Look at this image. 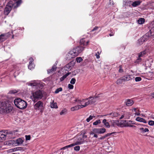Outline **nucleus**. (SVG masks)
Returning a JSON list of instances; mask_svg holds the SVG:
<instances>
[{
  "mask_svg": "<svg viewBox=\"0 0 154 154\" xmlns=\"http://www.w3.org/2000/svg\"><path fill=\"white\" fill-rule=\"evenodd\" d=\"M100 123V119H98L95 122L93 123V125H97L99 124Z\"/></svg>",
  "mask_w": 154,
  "mask_h": 154,
  "instance_id": "37",
  "label": "nucleus"
},
{
  "mask_svg": "<svg viewBox=\"0 0 154 154\" xmlns=\"http://www.w3.org/2000/svg\"><path fill=\"white\" fill-rule=\"evenodd\" d=\"M62 89L61 88H60L57 89L55 91V94H57L59 92V91H62Z\"/></svg>",
  "mask_w": 154,
  "mask_h": 154,
  "instance_id": "40",
  "label": "nucleus"
},
{
  "mask_svg": "<svg viewBox=\"0 0 154 154\" xmlns=\"http://www.w3.org/2000/svg\"><path fill=\"white\" fill-rule=\"evenodd\" d=\"M98 28V26H95L93 29L91 31V32H93L95 30H97Z\"/></svg>",
  "mask_w": 154,
  "mask_h": 154,
  "instance_id": "58",
  "label": "nucleus"
},
{
  "mask_svg": "<svg viewBox=\"0 0 154 154\" xmlns=\"http://www.w3.org/2000/svg\"><path fill=\"white\" fill-rule=\"evenodd\" d=\"M85 106H88L89 105H90V104H89V102L88 101L85 103Z\"/></svg>",
  "mask_w": 154,
  "mask_h": 154,
  "instance_id": "63",
  "label": "nucleus"
},
{
  "mask_svg": "<svg viewBox=\"0 0 154 154\" xmlns=\"http://www.w3.org/2000/svg\"><path fill=\"white\" fill-rule=\"evenodd\" d=\"M80 146H77L74 147V149L75 151H78L80 150Z\"/></svg>",
  "mask_w": 154,
  "mask_h": 154,
  "instance_id": "46",
  "label": "nucleus"
},
{
  "mask_svg": "<svg viewBox=\"0 0 154 154\" xmlns=\"http://www.w3.org/2000/svg\"><path fill=\"white\" fill-rule=\"evenodd\" d=\"M145 20L143 18H140L138 20V23L139 24H142L145 22Z\"/></svg>",
  "mask_w": 154,
  "mask_h": 154,
  "instance_id": "24",
  "label": "nucleus"
},
{
  "mask_svg": "<svg viewBox=\"0 0 154 154\" xmlns=\"http://www.w3.org/2000/svg\"><path fill=\"white\" fill-rule=\"evenodd\" d=\"M50 106L52 108H58L57 103H54V102L51 103L50 104Z\"/></svg>",
  "mask_w": 154,
  "mask_h": 154,
  "instance_id": "21",
  "label": "nucleus"
},
{
  "mask_svg": "<svg viewBox=\"0 0 154 154\" xmlns=\"http://www.w3.org/2000/svg\"><path fill=\"white\" fill-rule=\"evenodd\" d=\"M28 68L30 69H31L32 68H33L32 65H29L28 66Z\"/></svg>",
  "mask_w": 154,
  "mask_h": 154,
  "instance_id": "59",
  "label": "nucleus"
},
{
  "mask_svg": "<svg viewBox=\"0 0 154 154\" xmlns=\"http://www.w3.org/2000/svg\"><path fill=\"white\" fill-rule=\"evenodd\" d=\"M141 2L140 1H138L134 2L132 4V5L134 7H135L140 5Z\"/></svg>",
  "mask_w": 154,
  "mask_h": 154,
  "instance_id": "20",
  "label": "nucleus"
},
{
  "mask_svg": "<svg viewBox=\"0 0 154 154\" xmlns=\"http://www.w3.org/2000/svg\"><path fill=\"white\" fill-rule=\"evenodd\" d=\"M17 92L18 91H17L16 90H11L9 91V94H14L16 93H17Z\"/></svg>",
  "mask_w": 154,
  "mask_h": 154,
  "instance_id": "33",
  "label": "nucleus"
},
{
  "mask_svg": "<svg viewBox=\"0 0 154 154\" xmlns=\"http://www.w3.org/2000/svg\"><path fill=\"white\" fill-rule=\"evenodd\" d=\"M0 107L2 109H5V111L4 112L8 113L10 112L12 109V107L9 104L8 101L6 100H2L0 101Z\"/></svg>",
  "mask_w": 154,
  "mask_h": 154,
  "instance_id": "2",
  "label": "nucleus"
},
{
  "mask_svg": "<svg viewBox=\"0 0 154 154\" xmlns=\"http://www.w3.org/2000/svg\"><path fill=\"white\" fill-rule=\"evenodd\" d=\"M140 130L142 131L143 132H148L149 131V129L147 128H145V129H144L143 128H140Z\"/></svg>",
  "mask_w": 154,
  "mask_h": 154,
  "instance_id": "32",
  "label": "nucleus"
},
{
  "mask_svg": "<svg viewBox=\"0 0 154 154\" xmlns=\"http://www.w3.org/2000/svg\"><path fill=\"white\" fill-rule=\"evenodd\" d=\"M68 87L69 89H72L73 88V86L72 85L70 84L68 85Z\"/></svg>",
  "mask_w": 154,
  "mask_h": 154,
  "instance_id": "51",
  "label": "nucleus"
},
{
  "mask_svg": "<svg viewBox=\"0 0 154 154\" xmlns=\"http://www.w3.org/2000/svg\"><path fill=\"white\" fill-rule=\"evenodd\" d=\"M43 103L41 101H39L36 103L34 106V108L35 109L41 110L43 109Z\"/></svg>",
  "mask_w": 154,
  "mask_h": 154,
  "instance_id": "5",
  "label": "nucleus"
},
{
  "mask_svg": "<svg viewBox=\"0 0 154 154\" xmlns=\"http://www.w3.org/2000/svg\"><path fill=\"white\" fill-rule=\"evenodd\" d=\"M104 124L106 127L108 128H109L110 127V125H109V124L108 122H106Z\"/></svg>",
  "mask_w": 154,
  "mask_h": 154,
  "instance_id": "50",
  "label": "nucleus"
},
{
  "mask_svg": "<svg viewBox=\"0 0 154 154\" xmlns=\"http://www.w3.org/2000/svg\"><path fill=\"white\" fill-rule=\"evenodd\" d=\"M8 144L9 145H14L16 144L15 140H9L8 141Z\"/></svg>",
  "mask_w": 154,
  "mask_h": 154,
  "instance_id": "31",
  "label": "nucleus"
},
{
  "mask_svg": "<svg viewBox=\"0 0 154 154\" xmlns=\"http://www.w3.org/2000/svg\"><path fill=\"white\" fill-rule=\"evenodd\" d=\"M148 32L151 33L149 35L150 37V38L154 40V26L153 28H152L150 29Z\"/></svg>",
  "mask_w": 154,
  "mask_h": 154,
  "instance_id": "12",
  "label": "nucleus"
},
{
  "mask_svg": "<svg viewBox=\"0 0 154 154\" xmlns=\"http://www.w3.org/2000/svg\"><path fill=\"white\" fill-rule=\"evenodd\" d=\"M106 129L104 128H99V134H103L106 131Z\"/></svg>",
  "mask_w": 154,
  "mask_h": 154,
  "instance_id": "23",
  "label": "nucleus"
},
{
  "mask_svg": "<svg viewBox=\"0 0 154 154\" xmlns=\"http://www.w3.org/2000/svg\"><path fill=\"white\" fill-rule=\"evenodd\" d=\"M28 84V85L33 86H37L38 84H38L36 83L35 82L29 83Z\"/></svg>",
  "mask_w": 154,
  "mask_h": 154,
  "instance_id": "29",
  "label": "nucleus"
},
{
  "mask_svg": "<svg viewBox=\"0 0 154 154\" xmlns=\"http://www.w3.org/2000/svg\"><path fill=\"white\" fill-rule=\"evenodd\" d=\"M14 103L15 106L17 108L21 109L26 108L27 105L26 101L20 98L15 99L14 101Z\"/></svg>",
  "mask_w": 154,
  "mask_h": 154,
  "instance_id": "1",
  "label": "nucleus"
},
{
  "mask_svg": "<svg viewBox=\"0 0 154 154\" xmlns=\"http://www.w3.org/2000/svg\"><path fill=\"white\" fill-rule=\"evenodd\" d=\"M111 135L110 133H108L105 135L106 137L110 136Z\"/></svg>",
  "mask_w": 154,
  "mask_h": 154,
  "instance_id": "64",
  "label": "nucleus"
},
{
  "mask_svg": "<svg viewBox=\"0 0 154 154\" xmlns=\"http://www.w3.org/2000/svg\"><path fill=\"white\" fill-rule=\"evenodd\" d=\"M121 122L123 125H126L127 124V122L126 120H121Z\"/></svg>",
  "mask_w": 154,
  "mask_h": 154,
  "instance_id": "44",
  "label": "nucleus"
},
{
  "mask_svg": "<svg viewBox=\"0 0 154 154\" xmlns=\"http://www.w3.org/2000/svg\"><path fill=\"white\" fill-rule=\"evenodd\" d=\"M21 2V0H19L16 2V5L15 6L16 7H17L20 5Z\"/></svg>",
  "mask_w": 154,
  "mask_h": 154,
  "instance_id": "42",
  "label": "nucleus"
},
{
  "mask_svg": "<svg viewBox=\"0 0 154 154\" xmlns=\"http://www.w3.org/2000/svg\"><path fill=\"white\" fill-rule=\"evenodd\" d=\"M85 47H83L81 45L78 46L75 48L78 54L80 53L84 49Z\"/></svg>",
  "mask_w": 154,
  "mask_h": 154,
  "instance_id": "11",
  "label": "nucleus"
},
{
  "mask_svg": "<svg viewBox=\"0 0 154 154\" xmlns=\"http://www.w3.org/2000/svg\"><path fill=\"white\" fill-rule=\"evenodd\" d=\"M78 105L71 107V110L72 111H74L79 109Z\"/></svg>",
  "mask_w": 154,
  "mask_h": 154,
  "instance_id": "28",
  "label": "nucleus"
},
{
  "mask_svg": "<svg viewBox=\"0 0 154 154\" xmlns=\"http://www.w3.org/2000/svg\"><path fill=\"white\" fill-rule=\"evenodd\" d=\"M11 9V8H10L8 6H6L4 11L5 14L6 15H8Z\"/></svg>",
  "mask_w": 154,
  "mask_h": 154,
  "instance_id": "13",
  "label": "nucleus"
},
{
  "mask_svg": "<svg viewBox=\"0 0 154 154\" xmlns=\"http://www.w3.org/2000/svg\"><path fill=\"white\" fill-rule=\"evenodd\" d=\"M7 38V36L5 34H2L0 35V43L3 42Z\"/></svg>",
  "mask_w": 154,
  "mask_h": 154,
  "instance_id": "10",
  "label": "nucleus"
},
{
  "mask_svg": "<svg viewBox=\"0 0 154 154\" xmlns=\"http://www.w3.org/2000/svg\"><path fill=\"white\" fill-rule=\"evenodd\" d=\"M134 103L133 100L131 99H127L125 102V103L127 106H130L132 105Z\"/></svg>",
  "mask_w": 154,
  "mask_h": 154,
  "instance_id": "9",
  "label": "nucleus"
},
{
  "mask_svg": "<svg viewBox=\"0 0 154 154\" xmlns=\"http://www.w3.org/2000/svg\"><path fill=\"white\" fill-rule=\"evenodd\" d=\"M93 131L95 134H99V128H94L93 129Z\"/></svg>",
  "mask_w": 154,
  "mask_h": 154,
  "instance_id": "35",
  "label": "nucleus"
},
{
  "mask_svg": "<svg viewBox=\"0 0 154 154\" xmlns=\"http://www.w3.org/2000/svg\"><path fill=\"white\" fill-rule=\"evenodd\" d=\"M148 124L150 126H152L154 125V121L149 120L148 122Z\"/></svg>",
  "mask_w": 154,
  "mask_h": 154,
  "instance_id": "41",
  "label": "nucleus"
},
{
  "mask_svg": "<svg viewBox=\"0 0 154 154\" xmlns=\"http://www.w3.org/2000/svg\"><path fill=\"white\" fill-rule=\"evenodd\" d=\"M136 120L138 122H143L145 123H146L147 122L144 119L140 117H137L136 119Z\"/></svg>",
  "mask_w": 154,
  "mask_h": 154,
  "instance_id": "14",
  "label": "nucleus"
},
{
  "mask_svg": "<svg viewBox=\"0 0 154 154\" xmlns=\"http://www.w3.org/2000/svg\"><path fill=\"white\" fill-rule=\"evenodd\" d=\"M100 95V94H98V95H97V96H95L93 97V99H94L95 98H98V97H100V96H99Z\"/></svg>",
  "mask_w": 154,
  "mask_h": 154,
  "instance_id": "62",
  "label": "nucleus"
},
{
  "mask_svg": "<svg viewBox=\"0 0 154 154\" xmlns=\"http://www.w3.org/2000/svg\"><path fill=\"white\" fill-rule=\"evenodd\" d=\"M43 97L42 91L38 90L32 93L31 98L34 103L36 102L38 100L41 99Z\"/></svg>",
  "mask_w": 154,
  "mask_h": 154,
  "instance_id": "3",
  "label": "nucleus"
},
{
  "mask_svg": "<svg viewBox=\"0 0 154 154\" xmlns=\"http://www.w3.org/2000/svg\"><path fill=\"white\" fill-rule=\"evenodd\" d=\"M131 75H127L125 76H124L122 78V80L123 81H126L130 80L132 79L131 78Z\"/></svg>",
  "mask_w": 154,
  "mask_h": 154,
  "instance_id": "15",
  "label": "nucleus"
},
{
  "mask_svg": "<svg viewBox=\"0 0 154 154\" xmlns=\"http://www.w3.org/2000/svg\"><path fill=\"white\" fill-rule=\"evenodd\" d=\"M122 78L118 79L116 82V83L117 85H119L122 83L123 81Z\"/></svg>",
  "mask_w": 154,
  "mask_h": 154,
  "instance_id": "26",
  "label": "nucleus"
},
{
  "mask_svg": "<svg viewBox=\"0 0 154 154\" xmlns=\"http://www.w3.org/2000/svg\"><path fill=\"white\" fill-rule=\"evenodd\" d=\"M111 33L109 34V35L110 36H113L114 35V32L112 31L111 30Z\"/></svg>",
  "mask_w": 154,
  "mask_h": 154,
  "instance_id": "60",
  "label": "nucleus"
},
{
  "mask_svg": "<svg viewBox=\"0 0 154 154\" xmlns=\"http://www.w3.org/2000/svg\"><path fill=\"white\" fill-rule=\"evenodd\" d=\"M119 120H115V122H114V124H116L118 126L123 127H124L123 125L122 124L121 122H119Z\"/></svg>",
  "mask_w": 154,
  "mask_h": 154,
  "instance_id": "18",
  "label": "nucleus"
},
{
  "mask_svg": "<svg viewBox=\"0 0 154 154\" xmlns=\"http://www.w3.org/2000/svg\"><path fill=\"white\" fill-rule=\"evenodd\" d=\"M69 54L75 57L79 55L78 52L77 51L75 48H73L72 50L69 51Z\"/></svg>",
  "mask_w": 154,
  "mask_h": 154,
  "instance_id": "7",
  "label": "nucleus"
},
{
  "mask_svg": "<svg viewBox=\"0 0 154 154\" xmlns=\"http://www.w3.org/2000/svg\"><path fill=\"white\" fill-rule=\"evenodd\" d=\"M67 112V110L66 109H64L60 113L61 115H65Z\"/></svg>",
  "mask_w": 154,
  "mask_h": 154,
  "instance_id": "25",
  "label": "nucleus"
},
{
  "mask_svg": "<svg viewBox=\"0 0 154 154\" xmlns=\"http://www.w3.org/2000/svg\"><path fill=\"white\" fill-rule=\"evenodd\" d=\"M81 144V142L80 141H77L76 142H75V143H72V144L74 145V146L77 145H79Z\"/></svg>",
  "mask_w": 154,
  "mask_h": 154,
  "instance_id": "49",
  "label": "nucleus"
},
{
  "mask_svg": "<svg viewBox=\"0 0 154 154\" xmlns=\"http://www.w3.org/2000/svg\"><path fill=\"white\" fill-rule=\"evenodd\" d=\"M95 116H90L88 118L86 119V121L87 122H89V121L93 119V118H94Z\"/></svg>",
  "mask_w": 154,
  "mask_h": 154,
  "instance_id": "34",
  "label": "nucleus"
},
{
  "mask_svg": "<svg viewBox=\"0 0 154 154\" xmlns=\"http://www.w3.org/2000/svg\"><path fill=\"white\" fill-rule=\"evenodd\" d=\"M70 74V73L68 72L63 75L62 77H61L60 79V80L61 82L63 81L64 79L68 76Z\"/></svg>",
  "mask_w": 154,
  "mask_h": 154,
  "instance_id": "22",
  "label": "nucleus"
},
{
  "mask_svg": "<svg viewBox=\"0 0 154 154\" xmlns=\"http://www.w3.org/2000/svg\"><path fill=\"white\" fill-rule=\"evenodd\" d=\"M151 33L149 32H147L143 37H141L138 40V44L139 45H142L144 42L146 41L149 38H150V37L149 35Z\"/></svg>",
  "mask_w": 154,
  "mask_h": 154,
  "instance_id": "4",
  "label": "nucleus"
},
{
  "mask_svg": "<svg viewBox=\"0 0 154 154\" xmlns=\"http://www.w3.org/2000/svg\"><path fill=\"white\" fill-rule=\"evenodd\" d=\"M4 111H5V109H2L1 107H0V113H5Z\"/></svg>",
  "mask_w": 154,
  "mask_h": 154,
  "instance_id": "54",
  "label": "nucleus"
},
{
  "mask_svg": "<svg viewBox=\"0 0 154 154\" xmlns=\"http://www.w3.org/2000/svg\"><path fill=\"white\" fill-rule=\"evenodd\" d=\"M143 52H142V53ZM142 53L141 54H139L138 58L135 61L134 63H139L141 61V59L140 58L142 57Z\"/></svg>",
  "mask_w": 154,
  "mask_h": 154,
  "instance_id": "16",
  "label": "nucleus"
},
{
  "mask_svg": "<svg viewBox=\"0 0 154 154\" xmlns=\"http://www.w3.org/2000/svg\"><path fill=\"white\" fill-rule=\"evenodd\" d=\"M73 62H71L69 63L68 64H67L66 65V67L67 68H68L69 69V68L70 67H71L70 65H71L72 63Z\"/></svg>",
  "mask_w": 154,
  "mask_h": 154,
  "instance_id": "53",
  "label": "nucleus"
},
{
  "mask_svg": "<svg viewBox=\"0 0 154 154\" xmlns=\"http://www.w3.org/2000/svg\"><path fill=\"white\" fill-rule=\"evenodd\" d=\"M75 82L76 80L74 78H73L71 79L70 82V83L72 85H74L75 84Z\"/></svg>",
  "mask_w": 154,
  "mask_h": 154,
  "instance_id": "38",
  "label": "nucleus"
},
{
  "mask_svg": "<svg viewBox=\"0 0 154 154\" xmlns=\"http://www.w3.org/2000/svg\"><path fill=\"white\" fill-rule=\"evenodd\" d=\"M123 125L124 126V127H136L133 125H128V124H126V125Z\"/></svg>",
  "mask_w": 154,
  "mask_h": 154,
  "instance_id": "39",
  "label": "nucleus"
},
{
  "mask_svg": "<svg viewBox=\"0 0 154 154\" xmlns=\"http://www.w3.org/2000/svg\"><path fill=\"white\" fill-rule=\"evenodd\" d=\"M93 97H92V96H91V97H88V98H86V99H83V100H84L85 101V100H90L91 99L93 98Z\"/></svg>",
  "mask_w": 154,
  "mask_h": 154,
  "instance_id": "57",
  "label": "nucleus"
},
{
  "mask_svg": "<svg viewBox=\"0 0 154 154\" xmlns=\"http://www.w3.org/2000/svg\"><path fill=\"white\" fill-rule=\"evenodd\" d=\"M11 150H12V151H15L18 150V147L14 148V149H10Z\"/></svg>",
  "mask_w": 154,
  "mask_h": 154,
  "instance_id": "55",
  "label": "nucleus"
},
{
  "mask_svg": "<svg viewBox=\"0 0 154 154\" xmlns=\"http://www.w3.org/2000/svg\"><path fill=\"white\" fill-rule=\"evenodd\" d=\"M106 137L105 135L101 137L100 138H99V139L100 140H103L106 138Z\"/></svg>",
  "mask_w": 154,
  "mask_h": 154,
  "instance_id": "61",
  "label": "nucleus"
},
{
  "mask_svg": "<svg viewBox=\"0 0 154 154\" xmlns=\"http://www.w3.org/2000/svg\"><path fill=\"white\" fill-rule=\"evenodd\" d=\"M12 3V2L11 1L9 2L7 5L6 6H8L10 8H12L13 6V5Z\"/></svg>",
  "mask_w": 154,
  "mask_h": 154,
  "instance_id": "27",
  "label": "nucleus"
},
{
  "mask_svg": "<svg viewBox=\"0 0 154 154\" xmlns=\"http://www.w3.org/2000/svg\"><path fill=\"white\" fill-rule=\"evenodd\" d=\"M119 115V114L117 112H113L106 114V116L110 115L112 117H116Z\"/></svg>",
  "mask_w": 154,
  "mask_h": 154,
  "instance_id": "19",
  "label": "nucleus"
},
{
  "mask_svg": "<svg viewBox=\"0 0 154 154\" xmlns=\"http://www.w3.org/2000/svg\"><path fill=\"white\" fill-rule=\"evenodd\" d=\"M94 99H91L90 100H89L88 101L89 102V104L90 105L96 102V101H94L93 100Z\"/></svg>",
  "mask_w": 154,
  "mask_h": 154,
  "instance_id": "43",
  "label": "nucleus"
},
{
  "mask_svg": "<svg viewBox=\"0 0 154 154\" xmlns=\"http://www.w3.org/2000/svg\"><path fill=\"white\" fill-rule=\"evenodd\" d=\"M141 78L140 77H136L135 78V80L136 82H139L141 81Z\"/></svg>",
  "mask_w": 154,
  "mask_h": 154,
  "instance_id": "47",
  "label": "nucleus"
},
{
  "mask_svg": "<svg viewBox=\"0 0 154 154\" xmlns=\"http://www.w3.org/2000/svg\"><path fill=\"white\" fill-rule=\"evenodd\" d=\"M15 143L17 144L18 145L21 144L22 143L23 140L22 139L19 138L15 140Z\"/></svg>",
  "mask_w": 154,
  "mask_h": 154,
  "instance_id": "17",
  "label": "nucleus"
},
{
  "mask_svg": "<svg viewBox=\"0 0 154 154\" xmlns=\"http://www.w3.org/2000/svg\"><path fill=\"white\" fill-rule=\"evenodd\" d=\"M123 72V70L122 69V67L121 66H119V72Z\"/></svg>",
  "mask_w": 154,
  "mask_h": 154,
  "instance_id": "52",
  "label": "nucleus"
},
{
  "mask_svg": "<svg viewBox=\"0 0 154 154\" xmlns=\"http://www.w3.org/2000/svg\"><path fill=\"white\" fill-rule=\"evenodd\" d=\"M89 42V41L86 40L85 38H83L80 40V45L82 46H83L85 47L88 45Z\"/></svg>",
  "mask_w": 154,
  "mask_h": 154,
  "instance_id": "6",
  "label": "nucleus"
},
{
  "mask_svg": "<svg viewBox=\"0 0 154 154\" xmlns=\"http://www.w3.org/2000/svg\"><path fill=\"white\" fill-rule=\"evenodd\" d=\"M135 124V123H134V122L131 121V120H128L127 122V124L130 125V124Z\"/></svg>",
  "mask_w": 154,
  "mask_h": 154,
  "instance_id": "45",
  "label": "nucleus"
},
{
  "mask_svg": "<svg viewBox=\"0 0 154 154\" xmlns=\"http://www.w3.org/2000/svg\"><path fill=\"white\" fill-rule=\"evenodd\" d=\"M57 65V63H55L51 69H48L47 70L48 73L49 74L53 72L54 71H56L57 68L56 66Z\"/></svg>",
  "mask_w": 154,
  "mask_h": 154,
  "instance_id": "8",
  "label": "nucleus"
},
{
  "mask_svg": "<svg viewBox=\"0 0 154 154\" xmlns=\"http://www.w3.org/2000/svg\"><path fill=\"white\" fill-rule=\"evenodd\" d=\"M79 109H80L81 108H83L85 107H86L85 105H78Z\"/></svg>",
  "mask_w": 154,
  "mask_h": 154,
  "instance_id": "56",
  "label": "nucleus"
},
{
  "mask_svg": "<svg viewBox=\"0 0 154 154\" xmlns=\"http://www.w3.org/2000/svg\"><path fill=\"white\" fill-rule=\"evenodd\" d=\"M83 60L82 59V58L80 57H77L76 58V60L77 61V63H80Z\"/></svg>",
  "mask_w": 154,
  "mask_h": 154,
  "instance_id": "36",
  "label": "nucleus"
},
{
  "mask_svg": "<svg viewBox=\"0 0 154 154\" xmlns=\"http://www.w3.org/2000/svg\"><path fill=\"white\" fill-rule=\"evenodd\" d=\"M26 140H30L31 138V137L30 135H26Z\"/></svg>",
  "mask_w": 154,
  "mask_h": 154,
  "instance_id": "48",
  "label": "nucleus"
},
{
  "mask_svg": "<svg viewBox=\"0 0 154 154\" xmlns=\"http://www.w3.org/2000/svg\"><path fill=\"white\" fill-rule=\"evenodd\" d=\"M74 146V145L72 144V143L70 144V145H67V146H64L62 148H61V149H65L66 148H69V147H72V146Z\"/></svg>",
  "mask_w": 154,
  "mask_h": 154,
  "instance_id": "30",
  "label": "nucleus"
}]
</instances>
